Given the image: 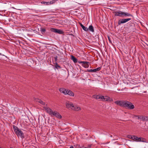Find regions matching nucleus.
Instances as JSON below:
<instances>
[{
  "mask_svg": "<svg viewBox=\"0 0 148 148\" xmlns=\"http://www.w3.org/2000/svg\"><path fill=\"white\" fill-rule=\"evenodd\" d=\"M14 132L18 137H20L21 138H24V134L23 132L15 125L13 126Z\"/></svg>",
  "mask_w": 148,
  "mask_h": 148,
  "instance_id": "f257e3e1",
  "label": "nucleus"
},
{
  "mask_svg": "<svg viewBox=\"0 0 148 148\" xmlns=\"http://www.w3.org/2000/svg\"><path fill=\"white\" fill-rule=\"evenodd\" d=\"M124 105V107H126L130 109H133L134 108V106L129 101H125Z\"/></svg>",
  "mask_w": 148,
  "mask_h": 148,
  "instance_id": "f03ea898",
  "label": "nucleus"
},
{
  "mask_svg": "<svg viewBox=\"0 0 148 148\" xmlns=\"http://www.w3.org/2000/svg\"><path fill=\"white\" fill-rule=\"evenodd\" d=\"M50 30L51 32L59 34H62L63 33V32L60 29L53 28H50Z\"/></svg>",
  "mask_w": 148,
  "mask_h": 148,
  "instance_id": "7ed1b4c3",
  "label": "nucleus"
},
{
  "mask_svg": "<svg viewBox=\"0 0 148 148\" xmlns=\"http://www.w3.org/2000/svg\"><path fill=\"white\" fill-rule=\"evenodd\" d=\"M131 19V18H129L120 19L118 21V24L119 25H120L121 24L125 23Z\"/></svg>",
  "mask_w": 148,
  "mask_h": 148,
  "instance_id": "20e7f679",
  "label": "nucleus"
},
{
  "mask_svg": "<svg viewBox=\"0 0 148 148\" xmlns=\"http://www.w3.org/2000/svg\"><path fill=\"white\" fill-rule=\"evenodd\" d=\"M115 15L116 16L121 17H124V12L121 11H118L114 12Z\"/></svg>",
  "mask_w": 148,
  "mask_h": 148,
  "instance_id": "39448f33",
  "label": "nucleus"
},
{
  "mask_svg": "<svg viewBox=\"0 0 148 148\" xmlns=\"http://www.w3.org/2000/svg\"><path fill=\"white\" fill-rule=\"evenodd\" d=\"M101 97V99L102 101H113V100L112 98H110L109 97L107 96H102Z\"/></svg>",
  "mask_w": 148,
  "mask_h": 148,
  "instance_id": "423d86ee",
  "label": "nucleus"
},
{
  "mask_svg": "<svg viewBox=\"0 0 148 148\" xmlns=\"http://www.w3.org/2000/svg\"><path fill=\"white\" fill-rule=\"evenodd\" d=\"M78 63L82 64V65L85 68H88L89 67V63L87 62L79 61Z\"/></svg>",
  "mask_w": 148,
  "mask_h": 148,
  "instance_id": "0eeeda50",
  "label": "nucleus"
},
{
  "mask_svg": "<svg viewBox=\"0 0 148 148\" xmlns=\"http://www.w3.org/2000/svg\"><path fill=\"white\" fill-rule=\"evenodd\" d=\"M125 103V101H116L114 102V103L117 105H118L121 107H124V103Z\"/></svg>",
  "mask_w": 148,
  "mask_h": 148,
  "instance_id": "6e6552de",
  "label": "nucleus"
},
{
  "mask_svg": "<svg viewBox=\"0 0 148 148\" xmlns=\"http://www.w3.org/2000/svg\"><path fill=\"white\" fill-rule=\"evenodd\" d=\"M46 111L49 113L50 115L52 116V114H53V111L49 107H46L45 108Z\"/></svg>",
  "mask_w": 148,
  "mask_h": 148,
  "instance_id": "1a4fd4ad",
  "label": "nucleus"
},
{
  "mask_svg": "<svg viewBox=\"0 0 148 148\" xmlns=\"http://www.w3.org/2000/svg\"><path fill=\"white\" fill-rule=\"evenodd\" d=\"M131 138L137 141H143L140 138H138L136 136H132Z\"/></svg>",
  "mask_w": 148,
  "mask_h": 148,
  "instance_id": "9d476101",
  "label": "nucleus"
},
{
  "mask_svg": "<svg viewBox=\"0 0 148 148\" xmlns=\"http://www.w3.org/2000/svg\"><path fill=\"white\" fill-rule=\"evenodd\" d=\"M55 116L56 117L61 119L62 118L60 114L57 112V111H54L53 112V114H52V116Z\"/></svg>",
  "mask_w": 148,
  "mask_h": 148,
  "instance_id": "9b49d317",
  "label": "nucleus"
},
{
  "mask_svg": "<svg viewBox=\"0 0 148 148\" xmlns=\"http://www.w3.org/2000/svg\"><path fill=\"white\" fill-rule=\"evenodd\" d=\"M73 105V103L71 102L68 101L66 103V108L68 109H71L72 106Z\"/></svg>",
  "mask_w": 148,
  "mask_h": 148,
  "instance_id": "f8f14e48",
  "label": "nucleus"
},
{
  "mask_svg": "<svg viewBox=\"0 0 148 148\" xmlns=\"http://www.w3.org/2000/svg\"><path fill=\"white\" fill-rule=\"evenodd\" d=\"M101 67H98L96 69H89L88 70V71L89 72H95L97 71H99L101 70Z\"/></svg>",
  "mask_w": 148,
  "mask_h": 148,
  "instance_id": "ddd939ff",
  "label": "nucleus"
},
{
  "mask_svg": "<svg viewBox=\"0 0 148 148\" xmlns=\"http://www.w3.org/2000/svg\"><path fill=\"white\" fill-rule=\"evenodd\" d=\"M66 95H68L73 97H74V93L72 91L69 90H67V92Z\"/></svg>",
  "mask_w": 148,
  "mask_h": 148,
  "instance_id": "4468645a",
  "label": "nucleus"
},
{
  "mask_svg": "<svg viewBox=\"0 0 148 148\" xmlns=\"http://www.w3.org/2000/svg\"><path fill=\"white\" fill-rule=\"evenodd\" d=\"M75 106V105L73 103V105L72 106L71 109L73 110L76 111H78L81 110L80 107H77L75 109V108H74Z\"/></svg>",
  "mask_w": 148,
  "mask_h": 148,
  "instance_id": "2eb2a0df",
  "label": "nucleus"
},
{
  "mask_svg": "<svg viewBox=\"0 0 148 148\" xmlns=\"http://www.w3.org/2000/svg\"><path fill=\"white\" fill-rule=\"evenodd\" d=\"M67 90L63 88H60L59 89V91L63 93L65 95L66 94V93L67 92Z\"/></svg>",
  "mask_w": 148,
  "mask_h": 148,
  "instance_id": "dca6fc26",
  "label": "nucleus"
},
{
  "mask_svg": "<svg viewBox=\"0 0 148 148\" xmlns=\"http://www.w3.org/2000/svg\"><path fill=\"white\" fill-rule=\"evenodd\" d=\"M80 26L82 27V29L85 31H88V29L86 27L84 26V25H83L82 24L80 23Z\"/></svg>",
  "mask_w": 148,
  "mask_h": 148,
  "instance_id": "f3484780",
  "label": "nucleus"
},
{
  "mask_svg": "<svg viewBox=\"0 0 148 148\" xmlns=\"http://www.w3.org/2000/svg\"><path fill=\"white\" fill-rule=\"evenodd\" d=\"M71 59L73 60L74 63H76L77 62V59L73 56L71 55Z\"/></svg>",
  "mask_w": 148,
  "mask_h": 148,
  "instance_id": "a211bd4d",
  "label": "nucleus"
},
{
  "mask_svg": "<svg viewBox=\"0 0 148 148\" xmlns=\"http://www.w3.org/2000/svg\"><path fill=\"white\" fill-rule=\"evenodd\" d=\"M124 16H132V17L133 16L132 14L129 13L128 12H124Z\"/></svg>",
  "mask_w": 148,
  "mask_h": 148,
  "instance_id": "6ab92c4d",
  "label": "nucleus"
},
{
  "mask_svg": "<svg viewBox=\"0 0 148 148\" xmlns=\"http://www.w3.org/2000/svg\"><path fill=\"white\" fill-rule=\"evenodd\" d=\"M88 29H89V30H90V31L92 32H94V29L92 25L89 26L88 28Z\"/></svg>",
  "mask_w": 148,
  "mask_h": 148,
  "instance_id": "aec40b11",
  "label": "nucleus"
},
{
  "mask_svg": "<svg viewBox=\"0 0 148 148\" xmlns=\"http://www.w3.org/2000/svg\"><path fill=\"white\" fill-rule=\"evenodd\" d=\"M36 101H38L39 103H40V104L43 105H45V102L40 99H37V100H36Z\"/></svg>",
  "mask_w": 148,
  "mask_h": 148,
  "instance_id": "412c9836",
  "label": "nucleus"
},
{
  "mask_svg": "<svg viewBox=\"0 0 148 148\" xmlns=\"http://www.w3.org/2000/svg\"><path fill=\"white\" fill-rule=\"evenodd\" d=\"M93 97L94 98H95L96 99H101V97L102 96H100L99 95H94Z\"/></svg>",
  "mask_w": 148,
  "mask_h": 148,
  "instance_id": "4be33fe9",
  "label": "nucleus"
},
{
  "mask_svg": "<svg viewBox=\"0 0 148 148\" xmlns=\"http://www.w3.org/2000/svg\"><path fill=\"white\" fill-rule=\"evenodd\" d=\"M41 3L42 4H45V5H49V2H45V1H42L41 2Z\"/></svg>",
  "mask_w": 148,
  "mask_h": 148,
  "instance_id": "5701e85b",
  "label": "nucleus"
},
{
  "mask_svg": "<svg viewBox=\"0 0 148 148\" xmlns=\"http://www.w3.org/2000/svg\"><path fill=\"white\" fill-rule=\"evenodd\" d=\"M40 31L41 33L43 34V33H45L46 31V30L44 28H41Z\"/></svg>",
  "mask_w": 148,
  "mask_h": 148,
  "instance_id": "b1692460",
  "label": "nucleus"
},
{
  "mask_svg": "<svg viewBox=\"0 0 148 148\" xmlns=\"http://www.w3.org/2000/svg\"><path fill=\"white\" fill-rule=\"evenodd\" d=\"M56 2V1L55 0H53L52 1H51L50 2H49V4L50 5L53 4L55 3Z\"/></svg>",
  "mask_w": 148,
  "mask_h": 148,
  "instance_id": "393cba45",
  "label": "nucleus"
},
{
  "mask_svg": "<svg viewBox=\"0 0 148 148\" xmlns=\"http://www.w3.org/2000/svg\"><path fill=\"white\" fill-rule=\"evenodd\" d=\"M54 58L55 60L56 61L57 60V56H56V57H54Z\"/></svg>",
  "mask_w": 148,
  "mask_h": 148,
  "instance_id": "a878e982",
  "label": "nucleus"
},
{
  "mask_svg": "<svg viewBox=\"0 0 148 148\" xmlns=\"http://www.w3.org/2000/svg\"><path fill=\"white\" fill-rule=\"evenodd\" d=\"M145 117H143L142 119V120L143 121H144V120H145Z\"/></svg>",
  "mask_w": 148,
  "mask_h": 148,
  "instance_id": "bb28decb",
  "label": "nucleus"
},
{
  "mask_svg": "<svg viewBox=\"0 0 148 148\" xmlns=\"http://www.w3.org/2000/svg\"><path fill=\"white\" fill-rule=\"evenodd\" d=\"M77 107H79V106H76V105H75V107H74V108H75V109L77 108Z\"/></svg>",
  "mask_w": 148,
  "mask_h": 148,
  "instance_id": "cd10ccee",
  "label": "nucleus"
},
{
  "mask_svg": "<svg viewBox=\"0 0 148 148\" xmlns=\"http://www.w3.org/2000/svg\"><path fill=\"white\" fill-rule=\"evenodd\" d=\"M77 107H79V106H76V105H75V107H74V108H75V109L77 108Z\"/></svg>",
  "mask_w": 148,
  "mask_h": 148,
  "instance_id": "c85d7f7f",
  "label": "nucleus"
},
{
  "mask_svg": "<svg viewBox=\"0 0 148 148\" xmlns=\"http://www.w3.org/2000/svg\"><path fill=\"white\" fill-rule=\"evenodd\" d=\"M108 40H109V41H110V42H111V41L110 40V37L108 36Z\"/></svg>",
  "mask_w": 148,
  "mask_h": 148,
  "instance_id": "c756f323",
  "label": "nucleus"
},
{
  "mask_svg": "<svg viewBox=\"0 0 148 148\" xmlns=\"http://www.w3.org/2000/svg\"><path fill=\"white\" fill-rule=\"evenodd\" d=\"M62 2H64L65 1V0H60Z\"/></svg>",
  "mask_w": 148,
  "mask_h": 148,
  "instance_id": "7c9ffc66",
  "label": "nucleus"
},
{
  "mask_svg": "<svg viewBox=\"0 0 148 148\" xmlns=\"http://www.w3.org/2000/svg\"><path fill=\"white\" fill-rule=\"evenodd\" d=\"M70 148H74V147L73 146H71L70 147Z\"/></svg>",
  "mask_w": 148,
  "mask_h": 148,
  "instance_id": "2f4dec72",
  "label": "nucleus"
},
{
  "mask_svg": "<svg viewBox=\"0 0 148 148\" xmlns=\"http://www.w3.org/2000/svg\"><path fill=\"white\" fill-rule=\"evenodd\" d=\"M90 146H91V145H89L88 146V147H90Z\"/></svg>",
  "mask_w": 148,
  "mask_h": 148,
  "instance_id": "473e14b6",
  "label": "nucleus"
}]
</instances>
